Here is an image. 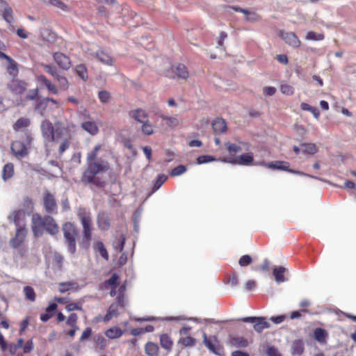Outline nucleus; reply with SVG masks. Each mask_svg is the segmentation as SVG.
I'll use <instances>...</instances> for the list:
<instances>
[{"label":"nucleus","mask_w":356,"mask_h":356,"mask_svg":"<svg viewBox=\"0 0 356 356\" xmlns=\"http://www.w3.org/2000/svg\"><path fill=\"white\" fill-rule=\"evenodd\" d=\"M51 104H53L55 106V108H58V102L56 100H55L53 98L46 97V98H44L43 99L40 100L39 102H38V104L35 106V109L38 110L43 107L48 106Z\"/></svg>","instance_id":"c85d7f7f"},{"label":"nucleus","mask_w":356,"mask_h":356,"mask_svg":"<svg viewBox=\"0 0 356 356\" xmlns=\"http://www.w3.org/2000/svg\"><path fill=\"white\" fill-rule=\"evenodd\" d=\"M99 100L103 103H107L111 98L110 93L106 90H101L98 93Z\"/></svg>","instance_id":"052dcab7"},{"label":"nucleus","mask_w":356,"mask_h":356,"mask_svg":"<svg viewBox=\"0 0 356 356\" xmlns=\"http://www.w3.org/2000/svg\"><path fill=\"white\" fill-rule=\"evenodd\" d=\"M23 292L25 295V297L27 300L30 301H34L35 300V293L34 289L29 286H26L24 287Z\"/></svg>","instance_id":"79ce46f5"},{"label":"nucleus","mask_w":356,"mask_h":356,"mask_svg":"<svg viewBox=\"0 0 356 356\" xmlns=\"http://www.w3.org/2000/svg\"><path fill=\"white\" fill-rule=\"evenodd\" d=\"M324 38V35L322 33H317L313 31H309L306 34L305 39L307 40H315L319 41Z\"/></svg>","instance_id":"49530a36"},{"label":"nucleus","mask_w":356,"mask_h":356,"mask_svg":"<svg viewBox=\"0 0 356 356\" xmlns=\"http://www.w3.org/2000/svg\"><path fill=\"white\" fill-rule=\"evenodd\" d=\"M11 151L18 159L24 158L28 154V150L26 145L22 142L19 140H16L12 143Z\"/></svg>","instance_id":"ddd939ff"},{"label":"nucleus","mask_w":356,"mask_h":356,"mask_svg":"<svg viewBox=\"0 0 356 356\" xmlns=\"http://www.w3.org/2000/svg\"><path fill=\"white\" fill-rule=\"evenodd\" d=\"M97 226L102 231H106L110 228V218L104 211H101L97 216Z\"/></svg>","instance_id":"dca6fc26"},{"label":"nucleus","mask_w":356,"mask_h":356,"mask_svg":"<svg viewBox=\"0 0 356 356\" xmlns=\"http://www.w3.org/2000/svg\"><path fill=\"white\" fill-rule=\"evenodd\" d=\"M109 170V163L104 160L88 162V166L83 172L81 181L84 184L98 185L96 176L106 172Z\"/></svg>","instance_id":"f257e3e1"},{"label":"nucleus","mask_w":356,"mask_h":356,"mask_svg":"<svg viewBox=\"0 0 356 356\" xmlns=\"http://www.w3.org/2000/svg\"><path fill=\"white\" fill-rule=\"evenodd\" d=\"M174 70L178 78L186 79L188 77L189 72L184 64H178Z\"/></svg>","instance_id":"cd10ccee"},{"label":"nucleus","mask_w":356,"mask_h":356,"mask_svg":"<svg viewBox=\"0 0 356 356\" xmlns=\"http://www.w3.org/2000/svg\"><path fill=\"white\" fill-rule=\"evenodd\" d=\"M286 271V268L283 266H275L273 269V274L275 277V282L278 284L284 282L286 280L284 276V273Z\"/></svg>","instance_id":"4be33fe9"},{"label":"nucleus","mask_w":356,"mask_h":356,"mask_svg":"<svg viewBox=\"0 0 356 356\" xmlns=\"http://www.w3.org/2000/svg\"><path fill=\"white\" fill-rule=\"evenodd\" d=\"M247 21L250 22H256L259 19V16L254 12H250L246 10V13H244Z\"/></svg>","instance_id":"680f3d73"},{"label":"nucleus","mask_w":356,"mask_h":356,"mask_svg":"<svg viewBox=\"0 0 356 356\" xmlns=\"http://www.w3.org/2000/svg\"><path fill=\"white\" fill-rule=\"evenodd\" d=\"M252 261L251 257L248 254H245L240 258L238 264L241 266H247L251 264Z\"/></svg>","instance_id":"0e129e2a"},{"label":"nucleus","mask_w":356,"mask_h":356,"mask_svg":"<svg viewBox=\"0 0 356 356\" xmlns=\"http://www.w3.org/2000/svg\"><path fill=\"white\" fill-rule=\"evenodd\" d=\"M160 343L161 346L166 350H170L172 347V341L167 334H162L160 337Z\"/></svg>","instance_id":"37998d69"},{"label":"nucleus","mask_w":356,"mask_h":356,"mask_svg":"<svg viewBox=\"0 0 356 356\" xmlns=\"http://www.w3.org/2000/svg\"><path fill=\"white\" fill-rule=\"evenodd\" d=\"M101 149V145H97L94 147L93 149L88 153L87 161H95L98 154V152Z\"/></svg>","instance_id":"a18cd8bd"},{"label":"nucleus","mask_w":356,"mask_h":356,"mask_svg":"<svg viewBox=\"0 0 356 356\" xmlns=\"http://www.w3.org/2000/svg\"><path fill=\"white\" fill-rule=\"evenodd\" d=\"M42 67L47 73H48L55 79H56L60 75L57 68L55 66H52L48 64H43Z\"/></svg>","instance_id":"ea45409f"},{"label":"nucleus","mask_w":356,"mask_h":356,"mask_svg":"<svg viewBox=\"0 0 356 356\" xmlns=\"http://www.w3.org/2000/svg\"><path fill=\"white\" fill-rule=\"evenodd\" d=\"M226 149L230 154H236L241 152V148L236 144L231 143L229 142L225 143V144Z\"/></svg>","instance_id":"603ef678"},{"label":"nucleus","mask_w":356,"mask_h":356,"mask_svg":"<svg viewBox=\"0 0 356 356\" xmlns=\"http://www.w3.org/2000/svg\"><path fill=\"white\" fill-rule=\"evenodd\" d=\"M26 234L27 231L25 227L17 228L15 236L10 240V245L15 249L20 247L25 240Z\"/></svg>","instance_id":"0eeeda50"},{"label":"nucleus","mask_w":356,"mask_h":356,"mask_svg":"<svg viewBox=\"0 0 356 356\" xmlns=\"http://www.w3.org/2000/svg\"><path fill=\"white\" fill-rule=\"evenodd\" d=\"M125 238L123 235H120L115 242H113V246L118 252H122L124 248Z\"/></svg>","instance_id":"de8ad7c7"},{"label":"nucleus","mask_w":356,"mask_h":356,"mask_svg":"<svg viewBox=\"0 0 356 356\" xmlns=\"http://www.w3.org/2000/svg\"><path fill=\"white\" fill-rule=\"evenodd\" d=\"M81 128L90 134V135L95 136L98 134L99 128L94 121L88 120L81 123Z\"/></svg>","instance_id":"6ab92c4d"},{"label":"nucleus","mask_w":356,"mask_h":356,"mask_svg":"<svg viewBox=\"0 0 356 356\" xmlns=\"http://www.w3.org/2000/svg\"><path fill=\"white\" fill-rule=\"evenodd\" d=\"M94 341L98 347L102 350L106 348L109 344V341L102 335L95 336L94 337Z\"/></svg>","instance_id":"473e14b6"},{"label":"nucleus","mask_w":356,"mask_h":356,"mask_svg":"<svg viewBox=\"0 0 356 356\" xmlns=\"http://www.w3.org/2000/svg\"><path fill=\"white\" fill-rule=\"evenodd\" d=\"M95 248L99 251L100 255L104 259H105L106 260L108 259V254L102 242H97L95 245Z\"/></svg>","instance_id":"a19ab883"},{"label":"nucleus","mask_w":356,"mask_h":356,"mask_svg":"<svg viewBox=\"0 0 356 356\" xmlns=\"http://www.w3.org/2000/svg\"><path fill=\"white\" fill-rule=\"evenodd\" d=\"M70 139L60 140L61 142L58 149L60 154H63L70 147Z\"/></svg>","instance_id":"e2e57ef3"},{"label":"nucleus","mask_w":356,"mask_h":356,"mask_svg":"<svg viewBox=\"0 0 356 356\" xmlns=\"http://www.w3.org/2000/svg\"><path fill=\"white\" fill-rule=\"evenodd\" d=\"M120 306L124 307V305L123 300L118 297V302H113L110 305L106 314L104 316L103 318V321L107 323L113 318L117 317L119 315L118 309Z\"/></svg>","instance_id":"9b49d317"},{"label":"nucleus","mask_w":356,"mask_h":356,"mask_svg":"<svg viewBox=\"0 0 356 356\" xmlns=\"http://www.w3.org/2000/svg\"><path fill=\"white\" fill-rule=\"evenodd\" d=\"M291 354L293 355L300 356L305 350L304 342L302 339H296L291 344Z\"/></svg>","instance_id":"aec40b11"},{"label":"nucleus","mask_w":356,"mask_h":356,"mask_svg":"<svg viewBox=\"0 0 356 356\" xmlns=\"http://www.w3.org/2000/svg\"><path fill=\"white\" fill-rule=\"evenodd\" d=\"M38 80L40 83H43L45 87L47 88L49 91L52 92L53 94H58V90L56 86L53 84L51 81L47 79V77L44 75H40L38 77Z\"/></svg>","instance_id":"b1692460"},{"label":"nucleus","mask_w":356,"mask_h":356,"mask_svg":"<svg viewBox=\"0 0 356 356\" xmlns=\"http://www.w3.org/2000/svg\"><path fill=\"white\" fill-rule=\"evenodd\" d=\"M43 228L51 235H54L58 232L59 227L54 219L50 216H44V222Z\"/></svg>","instance_id":"2eb2a0df"},{"label":"nucleus","mask_w":356,"mask_h":356,"mask_svg":"<svg viewBox=\"0 0 356 356\" xmlns=\"http://www.w3.org/2000/svg\"><path fill=\"white\" fill-rule=\"evenodd\" d=\"M2 16L8 24H12L13 20V10L10 6L2 12Z\"/></svg>","instance_id":"3c124183"},{"label":"nucleus","mask_w":356,"mask_h":356,"mask_svg":"<svg viewBox=\"0 0 356 356\" xmlns=\"http://www.w3.org/2000/svg\"><path fill=\"white\" fill-rule=\"evenodd\" d=\"M63 232L69 252L71 254H74L76 251V232L75 227L72 223L66 222L63 227Z\"/></svg>","instance_id":"f03ea898"},{"label":"nucleus","mask_w":356,"mask_h":356,"mask_svg":"<svg viewBox=\"0 0 356 356\" xmlns=\"http://www.w3.org/2000/svg\"><path fill=\"white\" fill-rule=\"evenodd\" d=\"M302 146L305 153L314 154L317 152L316 146L314 143H303Z\"/></svg>","instance_id":"09e8293b"},{"label":"nucleus","mask_w":356,"mask_h":356,"mask_svg":"<svg viewBox=\"0 0 356 356\" xmlns=\"http://www.w3.org/2000/svg\"><path fill=\"white\" fill-rule=\"evenodd\" d=\"M24 345V340L19 339L16 344H11L9 347V350L11 354H15L18 348H22Z\"/></svg>","instance_id":"338daca9"},{"label":"nucleus","mask_w":356,"mask_h":356,"mask_svg":"<svg viewBox=\"0 0 356 356\" xmlns=\"http://www.w3.org/2000/svg\"><path fill=\"white\" fill-rule=\"evenodd\" d=\"M179 343H182L184 346H192L195 343V339L192 337H186L181 338L179 341Z\"/></svg>","instance_id":"bf43d9fd"},{"label":"nucleus","mask_w":356,"mask_h":356,"mask_svg":"<svg viewBox=\"0 0 356 356\" xmlns=\"http://www.w3.org/2000/svg\"><path fill=\"white\" fill-rule=\"evenodd\" d=\"M203 338H204V343L205 346L211 352L216 353V346L214 344V341H216V339L213 337L207 338V336L206 333L203 334Z\"/></svg>","instance_id":"2f4dec72"},{"label":"nucleus","mask_w":356,"mask_h":356,"mask_svg":"<svg viewBox=\"0 0 356 356\" xmlns=\"http://www.w3.org/2000/svg\"><path fill=\"white\" fill-rule=\"evenodd\" d=\"M42 136L47 141H51L54 132L55 125L49 120H43L40 125Z\"/></svg>","instance_id":"4468645a"},{"label":"nucleus","mask_w":356,"mask_h":356,"mask_svg":"<svg viewBox=\"0 0 356 356\" xmlns=\"http://www.w3.org/2000/svg\"><path fill=\"white\" fill-rule=\"evenodd\" d=\"M327 336V332L322 328H316L314 332V338L319 343L325 342Z\"/></svg>","instance_id":"c756f323"},{"label":"nucleus","mask_w":356,"mask_h":356,"mask_svg":"<svg viewBox=\"0 0 356 356\" xmlns=\"http://www.w3.org/2000/svg\"><path fill=\"white\" fill-rule=\"evenodd\" d=\"M213 131L216 134H221L227 130V124L224 120L216 118L212 122Z\"/></svg>","instance_id":"5701e85b"},{"label":"nucleus","mask_w":356,"mask_h":356,"mask_svg":"<svg viewBox=\"0 0 356 356\" xmlns=\"http://www.w3.org/2000/svg\"><path fill=\"white\" fill-rule=\"evenodd\" d=\"M159 116L163 120L166 122V124L169 127L172 128L176 127L179 123V120L176 117H168L163 114H161Z\"/></svg>","instance_id":"c9c22d12"},{"label":"nucleus","mask_w":356,"mask_h":356,"mask_svg":"<svg viewBox=\"0 0 356 356\" xmlns=\"http://www.w3.org/2000/svg\"><path fill=\"white\" fill-rule=\"evenodd\" d=\"M96 56L101 63L108 65H112L113 58L106 51L99 50L96 52Z\"/></svg>","instance_id":"a878e982"},{"label":"nucleus","mask_w":356,"mask_h":356,"mask_svg":"<svg viewBox=\"0 0 356 356\" xmlns=\"http://www.w3.org/2000/svg\"><path fill=\"white\" fill-rule=\"evenodd\" d=\"M32 226L31 227H43L44 222V217L42 218L38 213H33L31 218Z\"/></svg>","instance_id":"4c0bfd02"},{"label":"nucleus","mask_w":356,"mask_h":356,"mask_svg":"<svg viewBox=\"0 0 356 356\" xmlns=\"http://www.w3.org/2000/svg\"><path fill=\"white\" fill-rule=\"evenodd\" d=\"M168 177L165 175H159L156 180L153 190L154 191H157L160 188V187L163 184V183L167 180Z\"/></svg>","instance_id":"8fccbe9b"},{"label":"nucleus","mask_w":356,"mask_h":356,"mask_svg":"<svg viewBox=\"0 0 356 356\" xmlns=\"http://www.w3.org/2000/svg\"><path fill=\"white\" fill-rule=\"evenodd\" d=\"M123 334V331L118 327H113L105 332V335L110 339L120 338Z\"/></svg>","instance_id":"bb28decb"},{"label":"nucleus","mask_w":356,"mask_h":356,"mask_svg":"<svg viewBox=\"0 0 356 356\" xmlns=\"http://www.w3.org/2000/svg\"><path fill=\"white\" fill-rule=\"evenodd\" d=\"M145 353L149 356H156L158 354L159 347L152 342H148L145 348Z\"/></svg>","instance_id":"7c9ffc66"},{"label":"nucleus","mask_w":356,"mask_h":356,"mask_svg":"<svg viewBox=\"0 0 356 356\" xmlns=\"http://www.w3.org/2000/svg\"><path fill=\"white\" fill-rule=\"evenodd\" d=\"M74 284L72 282H62L59 284L58 289L60 293H65L73 288Z\"/></svg>","instance_id":"5fc2aeb1"},{"label":"nucleus","mask_w":356,"mask_h":356,"mask_svg":"<svg viewBox=\"0 0 356 356\" xmlns=\"http://www.w3.org/2000/svg\"><path fill=\"white\" fill-rule=\"evenodd\" d=\"M241 321L245 323H250L253 324L254 330L261 333L264 329L269 328L270 324L266 321V318L263 316H249L241 318Z\"/></svg>","instance_id":"20e7f679"},{"label":"nucleus","mask_w":356,"mask_h":356,"mask_svg":"<svg viewBox=\"0 0 356 356\" xmlns=\"http://www.w3.org/2000/svg\"><path fill=\"white\" fill-rule=\"evenodd\" d=\"M7 88L14 94L22 95L26 90L27 84L24 81L13 79L7 84Z\"/></svg>","instance_id":"9d476101"},{"label":"nucleus","mask_w":356,"mask_h":356,"mask_svg":"<svg viewBox=\"0 0 356 356\" xmlns=\"http://www.w3.org/2000/svg\"><path fill=\"white\" fill-rule=\"evenodd\" d=\"M75 70L79 76L83 81H86L88 78V72L84 65L80 64L76 66Z\"/></svg>","instance_id":"72a5a7b5"},{"label":"nucleus","mask_w":356,"mask_h":356,"mask_svg":"<svg viewBox=\"0 0 356 356\" xmlns=\"http://www.w3.org/2000/svg\"><path fill=\"white\" fill-rule=\"evenodd\" d=\"M26 213L23 210H19L14 212V223L17 228L25 227L24 219Z\"/></svg>","instance_id":"393cba45"},{"label":"nucleus","mask_w":356,"mask_h":356,"mask_svg":"<svg viewBox=\"0 0 356 356\" xmlns=\"http://www.w3.org/2000/svg\"><path fill=\"white\" fill-rule=\"evenodd\" d=\"M232 343L236 347L245 348L248 346V341L243 337H236L232 339Z\"/></svg>","instance_id":"c03bdc74"},{"label":"nucleus","mask_w":356,"mask_h":356,"mask_svg":"<svg viewBox=\"0 0 356 356\" xmlns=\"http://www.w3.org/2000/svg\"><path fill=\"white\" fill-rule=\"evenodd\" d=\"M186 171V168L183 165H179L172 169V170L170 172V175L172 177H177L179 176L182 174H184Z\"/></svg>","instance_id":"4d7b16f0"},{"label":"nucleus","mask_w":356,"mask_h":356,"mask_svg":"<svg viewBox=\"0 0 356 356\" xmlns=\"http://www.w3.org/2000/svg\"><path fill=\"white\" fill-rule=\"evenodd\" d=\"M54 60L58 66L63 70H67L70 68L72 63L70 58L61 52H56L53 55Z\"/></svg>","instance_id":"1a4fd4ad"},{"label":"nucleus","mask_w":356,"mask_h":356,"mask_svg":"<svg viewBox=\"0 0 356 356\" xmlns=\"http://www.w3.org/2000/svg\"><path fill=\"white\" fill-rule=\"evenodd\" d=\"M281 37L285 41L286 43H287L288 44L293 47H298L301 44L300 40L293 32L282 33Z\"/></svg>","instance_id":"f3484780"},{"label":"nucleus","mask_w":356,"mask_h":356,"mask_svg":"<svg viewBox=\"0 0 356 356\" xmlns=\"http://www.w3.org/2000/svg\"><path fill=\"white\" fill-rule=\"evenodd\" d=\"M300 108L303 111H307L311 112L316 119H318L320 113L316 107L312 106L307 103H302L300 104Z\"/></svg>","instance_id":"f704fd0d"},{"label":"nucleus","mask_w":356,"mask_h":356,"mask_svg":"<svg viewBox=\"0 0 356 356\" xmlns=\"http://www.w3.org/2000/svg\"><path fill=\"white\" fill-rule=\"evenodd\" d=\"M141 131L145 135L150 136L154 134V126L149 122V120L147 122L142 123Z\"/></svg>","instance_id":"58836bf2"},{"label":"nucleus","mask_w":356,"mask_h":356,"mask_svg":"<svg viewBox=\"0 0 356 356\" xmlns=\"http://www.w3.org/2000/svg\"><path fill=\"white\" fill-rule=\"evenodd\" d=\"M30 121L27 118H21L18 119L13 125V129L15 131H19L22 128L26 127L29 125Z\"/></svg>","instance_id":"e433bc0d"},{"label":"nucleus","mask_w":356,"mask_h":356,"mask_svg":"<svg viewBox=\"0 0 356 356\" xmlns=\"http://www.w3.org/2000/svg\"><path fill=\"white\" fill-rule=\"evenodd\" d=\"M43 207L45 211L49 214H56L58 207L54 195L48 191L44 192Z\"/></svg>","instance_id":"39448f33"},{"label":"nucleus","mask_w":356,"mask_h":356,"mask_svg":"<svg viewBox=\"0 0 356 356\" xmlns=\"http://www.w3.org/2000/svg\"><path fill=\"white\" fill-rule=\"evenodd\" d=\"M266 354L268 356H282L278 349L275 346H270L266 350Z\"/></svg>","instance_id":"774afa93"},{"label":"nucleus","mask_w":356,"mask_h":356,"mask_svg":"<svg viewBox=\"0 0 356 356\" xmlns=\"http://www.w3.org/2000/svg\"><path fill=\"white\" fill-rule=\"evenodd\" d=\"M264 165L265 166L268 167V168L289 171V172H293V173H295L297 175H305V176H307V177L318 179V178L314 176H311V175L300 172L299 171L289 170V163L286 161H276L274 163L271 162V163H264Z\"/></svg>","instance_id":"423d86ee"},{"label":"nucleus","mask_w":356,"mask_h":356,"mask_svg":"<svg viewBox=\"0 0 356 356\" xmlns=\"http://www.w3.org/2000/svg\"><path fill=\"white\" fill-rule=\"evenodd\" d=\"M14 165L12 163H8L4 165L2 169L1 177L4 181L11 179L14 175Z\"/></svg>","instance_id":"412c9836"},{"label":"nucleus","mask_w":356,"mask_h":356,"mask_svg":"<svg viewBox=\"0 0 356 356\" xmlns=\"http://www.w3.org/2000/svg\"><path fill=\"white\" fill-rule=\"evenodd\" d=\"M222 161L224 162L229 163L232 164H236L240 165H249L253 162L254 159L252 154L247 153L238 156L232 159H224Z\"/></svg>","instance_id":"6e6552de"},{"label":"nucleus","mask_w":356,"mask_h":356,"mask_svg":"<svg viewBox=\"0 0 356 356\" xmlns=\"http://www.w3.org/2000/svg\"><path fill=\"white\" fill-rule=\"evenodd\" d=\"M130 115L140 124L149 120L147 113L144 110L140 108L131 111Z\"/></svg>","instance_id":"a211bd4d"},{"label":"nucleus","mask_w":356,"mask_h":356,"mask_svg":"<svg viewBox=\"0 0 356 356\" xmlns=\"http://www.w3.org/2000/svg\"><path fill=\"white\" fill-rule=\"evenodd\" d=\"M77 216L81 220L83 229L91 228L92 218L89 210L79 208L77 211Z\"/></svg>","instance_id":"f8f14e48"},{"label":"nucleus","mask_w":356,"mask_h":356,"mask_svg":"<svg viewBox=\"0 0 356 356\" xmlns=\"http://www.w3.org/2000/svg\"><path fill=\"white\" fill-rule=\"evenodd\" d=\"M72 125L66 124L63 122H55V129L52 137V142L58 143L64 139H71L70 129Z\"/></svg>","instance_id":"7ed1b4c3"},{"label":"nucleus","mask_w":356,"mask_h":356,"mask_svg":"<svg viewBox=\"0 0 356 356\" xmlns=\"http://www.w3.org/2000/svg\"><path fill=\"white\" fill-rule=\"evenodd\" d=\"M280 90L284 95H292L294 93V88L289 84H282Z\"/></svg>","instance_id":"13d9d810"},{"label":"nucleus","mask_w":356,"mask_h":356,"mask_svg":"<svg viewBox=\"0 0 356 356\" xmlns=\"http://www.w3.org/2000/svg\"><path fill=\"white\" fill-rule=\"evenodd\" d=\"M56 79L57 80L60 89L65 90L69 88V82L65 76L60 74Z\"/></svg>","instance_id":"6e6d98bb"},{"label":"nucleus","mask_w":356,"mask_h":356,"mask_svg":"<svg viewBox=\"0 0 356 356\" xmlns=\"http://www.w3.org/2000/svg\"><path fill=\"white\" fill-rule=\"evenodd\" d=\"M65 309L67 312H72L74 310H81L82 305L78 302H71L66 305Z\"/></svg>","instance_id":"69168bd1"},{"label":"nucleus","mask_w":356,"mask_h":356,"mask_svg":"<svg viewBox=\"0 0 356 356\" xmlns=\"http://www.w3.org/2000/svg\"><path fill=\"white\" fill-rule=\"evenodd\" d=\"M216 161V159L213 156H211V155H202V156H200L199 157H197V163L200 165V164L210 163V162H212V161Z\"/></svg>","instance_id":"864d4df0"}]
</instances>
